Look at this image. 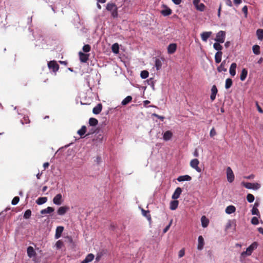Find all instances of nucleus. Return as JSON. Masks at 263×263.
Here are the masks:
<instances>
[{
    "label": "nucleus",
    "mask_w": 263,
    "mask_h": 263,
    "mask_svg": "<svg viewBox=\"0 0 263 263\" xmlns=\"http://www.w3.org/2000/svg\"><path fill=\"white\" fill-rule=\"evenodd\" d=\"M172 1L176 5H179L181 2V0H172Z\"/></svg>",
    "instance_id": "59"
},
{
    "label": "nucleus",
    "mask_w": 263,
    "mask_h": 263,
    "mask_svg": "<svg viewBox=\"0 0 263 263\" xmlns=\"http://www.w3.org/2000/svg\"><path fill=\"white\" fill-rule=\"evenodd\" d=\"M222 55V51H217L215 55V61L216 63L218 64L221 61Z\"/></svg>",
    "instance_id": "21"
},
{
    "label": "nucleus",
    "mask_w": 263,
    "mask_h": 263,
    "mask_svg": "<svg viewBox=\"0 0 263 263\" xmlns=\"http://www.w3.org/2000/svg\"><path fill=\"white\" fill-rule=\"evenodd\" d=\"M172 223V219L171 220L170 223L163 230V233H165L166 232H167L168 231V230H169V229H170Z\"/></svg>",
    "instance_id": "52"
},
{
    "label": "nucleus",
    "mask_w": 263,
    "mask_h": 263,
    "mask_svg": "<svg viewBox=\"0 0 263 263\" xmlns=\"http://www.w3.org/2000/svg\"><path fill=\"white\" fill-rule=\"evenodd\" d=\"M247 200L250 203L253 202L254 200V195L251 194H248L247 196Z\"/></svg>",
    "instance_id": "44"
},
{
    "label": "nucleus",
    "mask_w": 263,
    "mask_h": 263,
    "mask_svg": "<svg viewBox=\"0 0 263 263\" xmlns=\"http://www.w3.org/2000/svg\"><path fill=\"white\" fill-rule=\"evenodd\" d=\"M234 2L236 5H239L241 3V0H234Z\"/></svg>",
    "instance_id": "62"
},
{
    "label": "nucleus",
    "mask_w": 263,
    "mask_h": 263,
    "mask_svg": "<svg viewBox=\"0 0 263 263\" xmlns=\"http://www.w3.org/2000/svg\"><path fill=\"white\" fill-rule=\"evenodd\" d=\"M64 230V227L62 226H59L56 229L55 238L58 239L61 236L62 233Z\"/></svg>",
    "instance_id": "17"
},
{
    "label": "nucleus",
    "mask_w": 263,
    "mask_h": 263,
    "mask_svg": "<svg viewBox=\"0 0 263 263\" xmlns=\"http://www.w3.org/2000/svg\"><path fill=\"white\" fill-rule=\"evenodd\" d=\"M48 67L49 69L54 72H57L59 69V65L55 61H51L48 63Z\"/></svg>",
    "instance_id": "4"
},
{
    "label": "nucleus",
    "mask_w": 263,
    "mask_h": 263,
    "mask_svg": "<svg viewBox=\"0 0 263 263\" xmlns=\"http://www.w3.org/2000/svg\"><path fill=\"white\" fill-rule=\"evenodd\" d=\"M198 244L197 248L198 250H201L203 249V246L204 244V239H203V237L202 236H199L198 237Z\"/></svg>",
    "instance_id": "20"
},
{
    "label": "nucleus",
    "mask_w": 263,
    "mask_h": 263,
    "mask_svg": "<svg viewBox=\"0 0 263 263\" xmlns=\"http://www.w3.org/2000/svg\"><path fill=\"white\" fill-rule=\"evenodd\" d=\"M184 254H185V252H184V249H181L179 252V254H178L179 257L181 258V257H183L184 255Z\"/></svg>",
    "instance_id": "55"
},
{
    "label": "nucleus",
    "mask_w": 263,
    "mask_h": 263,
    "mask_svg": "<svg viewBox=\"0 0 263 263\" xmlns=\"http://www.w3.org/2000/svg\"><path fill=\"white\" fill-rule=\"evenodd\" d=\"M35 254V251H34L33 247H32L31 246H29L27 248V254H28V256L29 257H31L33 256H34Z\"/></svg>",
    "instance_id": "34"
},
{
    "label": "nucleus",
    "mask_w": 263,
    "mask_h": 263,
    "mask_svg": "<svg viewBox=\"0 0 263 263\" xmlns=\"http://www.w3.org/2000/svg\"><path fill=\"white\" fill-rule=\"evenodd\" d=\"M87 130V128L85 125L82 126L80 129L78 131V134L81 136V137H83V136L85 135Z\"/></svg>",
    "instance_id": "33"
},
{
    "label": "nucleus",
    "mask_w": 263,
    "mask_h": 263,
    "mask_svg": "<svg viewBox=\"0 0 263 263\" xmlns=\"http://www.w3.org/2000/svg\"><path fill=\"white\" fill-rule=\"evenodd\" d=\"M225 64H226V61L224 60L222 62L221 64L217 67V71L219 72L224 71H227V68H225Z\"/></svg>",
    "instance_id": "30"
},
{
    "label": "nucleus",
    "mask_w": 263,
    "mask_h": 263,
    "mask_svg": "<svg viewBox=\"0 0 263 263\" xmlns=\"http://www.w3.org/2000/svg\"><path fill=\"white\" fill-rule=\"evenodd\" d=\"M95 256L93 254H88L85 257V258L81 261V263H89L93 260Z\"/></svg>",
    "instance_id": "18"
},
{
    "label": "nucleus",
    "mask_w": 263,
    "mask_h": 263,
    "mask_svg": "<svg viewBox=\"0 0 263 263\" xmlns=\"http://www.w3.org/2000/svg\"><path fill=\"white\" fill-rule=\"evenodd\" d=\"M20 201V198L18 196H15L12 200L11 203L13 205H16Z\"/></svg>",
    "instance_id": "49"
},
{
    "label": "nucleus",
    "mask_w": 263,
    "mask_h": 263,
    "mask_svg": "<svg viewBox=\"0 0 263 263\" xmlns=\"http://www.w3.org/2000/svg\"><path fill=\"white\" fill-rule=\"evenodd\" d=\"M226 33L223 31H219L216 34L215 41L217 42L223 43L224 42Z\"/></svg>",
    "instance_id": "5"
},
{
    "label": "nucleus",
    "mask_w": 263,
    "mask_h": 263,
    "mask_svg": "<svg viewBox=\"0 0 263 263\" xmlns=\"http://www.w3.org/2000/svg\"><path fill=\"white\" fill-rule=\"evenodd\" d=\"M79 54L80 60L81 62H82L83 63H86L88 60V58H89V54H86V53H84L82 52H80L79 53Z\"/></svg>",
    "instance_id": "11"
},
{
    "label": "nucleus",
    "mask_w": 263,
    "mask_h": 263,
    "mask_svg": "<svg viewBox=\"0 0 263 263\" xmlns=\"http://www.w3.org/2000/svg\"><path fill=\"white\" fill-rule=\"evenodd\" d=\"M31 215V211L30 210H27L24 214V218L25 219H28Z\"/></svg>",
    "instance_id": "45"
},
{
    "label": "nucleus",
    "mask_w": 263,
    "mask_h": 263,
    "mask_svg": "<svg viewBox=\"0 0 263 263\" xmlns=\"http://www.w3.org/2000/svg\"><path fill=\"white\" fill-rule=\"evenodd\" d=\"M194 156L195 157H198L199 156L198 152L197 149H195V151L194 152Z\"/></svg>",
    "instance_id": "64"
},
{
    "label": "nucleus",
    "mask_w": 263,
    "mask_h": 263,
    "mask_svg": "<svg viewBox=\"0 0 263 263\" xmlns=\"http://www.w3.org/2000/svg\"><path fill=\"white\" fill-rule=\"evenodd\" d=\"M142 213L144 216L146 217L147 219L150 221L151 220V216L149 214V211L148 210L145 211L143 209L142 210Z\"/></svg>",
    "instance_id": "41"
},
{
    "label": "nucleus",
    "mask_w": 263,
    "mask_h": 263,
    "mask_svg": "<svg viewBox=\"0 0 263 263\" xmlns=\"http://www.w3.org/2000/svg\"><path fill=\"white\" fill-rule=\"evenodd\" d=\"M256 35L259 40H262L263 39V29H258L256 31Z\"/></svg>",
    "instance_id": "35"
},
{
    "label": "nucleus",
    "mask_w": 263,
    "mask_h": 263,
    "mask_svg": "<svg viewBox=\"0 0 263 263\" xmlns=\"http://www.w3.org/2000/svg\"><path fill=\"white\" fill-rule=\"evenodd\" d=\"M212 32H203L201 34V39L204 42H206L208 39L210 37Z\"/></svg>",
    "instance_id": "19"
},
{
    "label": "nucleus",
    "mask_w": 263,
    "mask_h": 263,
    "mask_svg": "<svg viewBox=\"0 0 263 263\" xmlns=\"http://www.w3.org/2000/svg\"><path fill=\"white\" fill-rule=\"evenodd\" d=\"M164 9L161 10V13L163 16H168L172 13V10L166 6H163Z\"/></svg>",
    "instance_id": "15"
},
{
    "label": "nucleus",
    "mask_w": 263,
    "mask_h": 263,
    "mask_svg": "<svg viewBox=\"0 0 263 263\" xmlns=\"http://www.w3.org/2000/svg\"><path fill=\"white\" fill-rule=\"evenodd\" d=\"M49 166V163L48 162H45L43 164V167L44 169L47 168Z\"/></svg>",
    "instance_id": "61"
},
{
    "label": "nucleus",
    "mask_w": 263,
    "mask_h": 263,
    "mask_svg": "<svg viewBox=\"0 0 263 263\" xmlns=\"http://www.w3.org/2000/svg\"><path fill=\"white\" fill-rule=\"evenodd\" d=\"M54 209L52 207L48 206L47 208L41 211L42 214H45L47 213H51L54 211Z\"/></svg>",
    "instance_id": "31"
},
{
    "label": "nucleus",
    "mask_w": 263,
    "mask_h": 263,
    "mask_svg": "<svg viewBox=\"0 0 263 263\" xmlns=\"http://www.w3.org/2000/svg\"><path fill=\"white\" fill-rule=\"evenodd\" d=\"M178 204L179 201L176 200V199H174V200L172 201L170 203V209L172 210H176L178 206Z\"/></svg>",
    "instance_id": "25"
},
{
    "label": "nucleus",
    "mask_w": 263,
    "mask_h": 263,
    "mask_svg": "<svg viewBox=\"0 0 263 263\" xmlns=\"http://www.w3.org/2000/svg\"><path fill=\"white\" fill-rule=\"evenodd\" d=\"M237 64L235 63H233L230 66L229 72L232 77H234L236 74V69Z\"/></svg>",
    "instance_id": "16"
},
{
    "label": "nucleus",
    "mask_w": 263,
    "mask_h": 263,
    "mask_svg": "<svg viewBox=\"0 0 263 263\" xmlns=\"http://www.w3.org/2000/svg\"><path fill=\"white\" fill-rule=\"evenodd\" d=\"M132 97L130 96L126 97L121 102L122 105H126L132 100Z\"/></svg>",
    "instance_id": "36"
},
{
    "label": "nucleus",
    "mask_w": 263,
    "mask_h": 263,
    "mask_svg": "<svg viewBox=\"0 0 263 263\" xmlns=\"http://www.w3.org/2000/svg\"><path fill=\"white\" fill-rule=\"evenodd\" d=\"M253 53L256 55L260 54V47L257 45H254L252 47Z\"/></svg>",
    "instance_id": "38"
},
{
    "label": "nucleus",
    "mask_w": 263,
    "mask_h": 263,
    "mask_svg": "<svg viewBox=\"0 0 263 263\" xmlns=\"http://www.w3.org/2000/svg\"><path fill=\"white\" fill-rule=\"evenodd\" d=\"M150 103V101L148 100H145L143 101V105L145 107H146L147 105Z\"/></svg>",
    "instance_id": "60"
},
{
    "label": "nucleus",
    "mask_w": 263,
    "mask_h": 263,
    "mask_svg": "<svg viewBox=\"0 0 263 263\" xmlns=\"http://www.w3.org/2000/svg\"><path fill=\"white\" fill-rule=\"evenodd\" d=\"M53 202L56 205H61L63 202L62 196L61 194H57L53 199Z\"/></svg>",
    "instance_id": "9"
},
{
    "label": "nucleus",
    "mask_w": 263,
    "mask_h": 263,
    "mask_svg": "<svg viewBox=\"0 0 263 263\" xmlns=\"http://www.w3.org/2000/svg\"><path fill=\"white\" fill-rule=\"evenodd\" d=\"M177 49V45L176 44H171L167 47V52L169 54L174 53Z\"/></svg>",
    "instance_id": "14"
},
{
    "label": "nucleus",
    "mask_w": 263,
    "mask_h": 263,
    "mask_svg": "<svg viewBox=\"0 0 263 263\" xmlns=\"http://www.w3.org/2000/svg\"><path fill=\"white\" fill-rule=\"evenodd\" d=\"M201 221L202 226L203 228H206L208 227L209 223V220L205 216H202L201 217Z\"/></svg>",
    "instance_id": "29"
},
{
    "label": "nucleus",
    "mask_w": 263,
    "mask_h": 263,
    "mask_svg": "<svg viewBox=\"0 0 263 263\" xmlns=\"http://www.w3.org/2000/svg\"><path fill=\"white\" fill-rule=\"evenodd\" d=\"M216 135V132L214 129V127H213L211 129V131H210V135L211 137H214V136H215Z\"/></svg>",
    "instance_id": "53"
},
{
    "label": "nucleus",
    "mask_w": 263,
    "mask_h": 263,
    "mask_svg": "<svg viewBox=\"0 0 263 263\" xmlns=\"http://www.w3.org/2000/svg\"><path fill=\"white\" fill-rule=\"evenodd\" d=\"M232 80L230 78H228L226 80L225 88L226 89H229L232 86Z\"/></svg>",
    "instance_id": "37"
},
{
    "label": "nucleus",
    "mask_w": 263,
    "mask_h": 263,
    "mask_svg": "<svg viewBox=\"0 0 263 263\" xmlns=\"http://www.w3.org/2000/svg\"><path fill=\"white\" fill-rule=\"evenodd\" d=\"M149 73L147 70H143L141 72L140 76L142 79H146L148 77Z\"/></svg>",
    "instance_id": "43"
},
{
    "label": "nucleus",
    "mask_w": 263,
    "mask_h": 263,
    "mask_svg": "<svg viewBox=\"0 0 263 263\" xmlns=\"http://www.w3.org/2000/svg\"><path fill=\"white\" fill-rule=\"evenodd\" d=\"M217 92L218 90L216 86L215 85H213L211 88V94L210 96V99L212 101H214L215 99Z\"/></svg>",
    "instance_id": "13"
},
{
    "label": "nucleus",
    "mask_w": 263,
    "mask_h": 263,
    "mask_svg": "<svg viewBox=\"0 0 263 263\" xmlns=\"http://www.w3.org/2000/svg\"><path fill=\"white\" fill-rule=\"evenodd\" d=\"M47 201V198L46 197H40L36 200V203L39 205L43 204Z\"/></svg>",
    "instance_id": "32"
},
{
    "label": "nucleus",
    "mask_w": 263,
    "mask_h": 263,
    "mask_svg": "<svg viewBox=\"0 0 263 263\" xmlns=\"http://www.w3.org/2000/svg\"><path fill=\"white\" fill-rule=\"evenodd\" d=\"M172 136V133L170 130H167L164 133L163 137L164 140L168 141L171 139Z\"/></svg>",
    "instance_id": "27"
},
{
    "label": "nucleus",
    "mask_w": 263,
    "mask_h": 263,
    "mask_svg": "<svg viewBox=\"0 0 263 263\" xmlns=\"http://www.w3.org/2000/svg\"><path fill=\"white\" fill-rule=\"evenodd\" d=\"M214 48L218 51H221L222 49V46L220 44V43H215L213 45Z\"/></svg>",
    "instance_id": "42"
},
{
    "label": "nucleus",
    "mask_w": 263,
    "mask_h": 263,
    "mask_svg": "<svg viewBox=\"0 0 263 263\" xmlns=\"http://www.w3.org/2000/svg\"><path fill=\"white\" fill-rule=\"evenodd\" d=\"M63 245V242L61 240H58L55 243V246L58 249H61Z\"/></svg>",
    "instance_id": "50"
},
{
    "label": "nucleus",
    "mask_w": 263,
    "mask_h": 263,
    "mask_svg": "<svg viewBox=\"0 0 263 263\" xmlns=\"http://www.w3.org/2000/svg\"><path fill=\"white\" fill-rule=\"evenodd\" d=\"M199 161L197 159H194L190 162V166L194 168L197 172L200 173L201 169L198 166Z\"/></svg>",
    "instance_id": "6"
},
{
    "label": "nucleus",
    "mask_w": 263,
    "mask_h": 263,
    "mask_svg": "<svg viewBox=\"0 0 263 263\" xmlns=\"http://www.w3.org/2000/svg\"><path fill=\"white\" fill-rule=\"evenodd\" d=\"M256 105H257V110L259 112H261V113H262L263 112V110L262 109H261V108L260 107V106L258 105V103L256 102Z\"/></svg>",
    "instance_id": "57"
},
{
    "label": "nucleus",
    "mask_w": 263,
    "mask_h": 263,
    "mask_svg": "<svg viewBox=\"0 0 263 263\" xmlns=\"http://www.w3.org/2000/svg\"><path fill=\"white\" fill-rule=\"evenodd\" d=\"M102 109V105L101 103H99L93 108L92 112L94 114L98 115L100 113Z\"/></svg>",
    "instance_id": "22"
},
{
    "label": "nucleus",
    "mask_w": 263,
    "mask_h": 263,
    "mask_svg": "<svg viewBox=\"0 0 263 263\" xmlns=\"http://www.w3.org/2000/svg\"><path fill=\"white\" fill-rule=\"evenodd\" d=\"M227 178L228 182L231 183L234 180V175L230 167L227 168Z\"/></svg>",
    "instance_id": "7"
},
{
    "label": "nucleus",
    "mask_w": 263,
    "mask_h": 263,
    "mask_svg": "<svg viewBox=\"0 0 263 263\" xmlns=\"http://www.w3.org/2000/svg\"><path fill=\"white\" fill-rule=\"evenodd\" d=\"M242 185L247 189L258 190L260 187V184L258 183L242 182Z\"/></svg>",
    "instance_id": "3"
},
{
    "label": "nucleus",
    "mask_w": 263,
    "mask_h": 263,
    "mask_svg": "<svg viewBox=\"0 0 263 263\" xmlns=\"http://www.w3.org/2000/svg\"><path fill=\"white\" fill-rule=\"evenodd\" d=\"M98 121L94 118H90L89 120V124L90 126H96L98 124Z\"/></svg>",
    "instance_id": "39"
},
{
    "label": "nucleus",
    "mask_w": 263,
    "mask_h": 263,
    "mask_svg": "<svg viewBox=\"0 0 263 263\" xmlns=\"http://www.w3.org/2000/svg\"><path fill=\"white\" fill-rule=\"evenodd\" d=\"M193 4L197 10L203 11L205 6L203 3H200V0H194Z\"/></svg>",
    "instance_id": "8"
},
{
    "label": "nucleus",
    "mask_w": 263,
    "mask_h": 263,
    "mask_svg": "<svg viewBox=\"0 0 263 263\" xmlns=\"http://www.w3.org/2000/svg\"><path fill=\"white\" fill-rule=\"evenodd\" d=\"M226 4L227 5L230 7L232 6V2L231 0H226Z\"/></svg>",
    "instance_id": "58"
},
{
    "label": "nucleus",
    "mask_w": 263,
    "mask_h": 263,
    "mask_svg": "<svg viewBox=\"0 0 263 263\" xmlns=\"http://www.w3.org/2000/svg\"><path fill=\"white\" fill-rule=\"evenodd\" d=\"M90 50H91V47L88 44L85 45L83 47V50L85 52H89L90 51Z\"/></svg>",
    "instance_id": "47"
},
{
    "label": "nucleus",
    "mask_w": 263,
    "mask_h": 263,
    "mask_svg": "<svg viewBox=\"0 0 263 263\" xmlns=\"http://www.w3.org/2000/svg\"><path fill=\"white\" fill-rule=\"evenodd\" d=\"M112 51L115 53H118L119 51V47L118 43H115L112 45L111 47Z\"/></svg>",
    "instance_id": "40"
},
{
    "label": "nucleus",
    "mask_w": 263,
    "mask_h": 263,
    "mask_svg": "<svg viewBox=\"0 0 263 263\" xmlns=\"http://www.w3.org/2000/svg\"><path fill=\"white\" fill-rule=\"evenodd\" d=\"M107 10L110 11L113 17H117L118 15L117 7L114 3H108L106 5Z\"/></svg>",
    "instance_id": "2"
},
{
    "label": "nucleus",
    "mask_w": 263,
    "mask_h": 263,
    "mask_svg": "<svg viewBox=\"0 0 263 263\" xmlns=\"http://www.w3.org/2000/svg\"><path fill=\"white\" fill-rule=\"evenodd\" d=\"M257 230H258V231L260 234H262V235H263V228H261V227H260V228H257Z\"/></svg>",
    "instance_id": "63"
},
{
    "label": "nucleus",
    "mask_w": 263,
    "mask_h": 263,
    "mask_svg": "<svg viewBox=\"0 0 263 263\" xmlns=\"http://www.w3.org/2000/svg\"><path fill=\"white\" fill-rule=\"evenodd\" d=\"M21 122L23 124H27L30 122V120L28 117H24L23 119L21 120Z\"/></svg>",
    "instance_id": "51"
},
{
    "label": "nucleus",
    "mask_w": 263,
    "mask_h": 263,
    "mask_svg": "<svg viewBox=\"0 0 263 263\" xmlns=\"http://www.w3.org/2000/svg\"><path fill=\"white\" fill-rule=\"evenodd\" d=\"M153 116H155V117H157V118H159V119H160L161 121H163V119H164V117H163V116H159V115H157V114H153Z\"/></svg>",
    "instance_id": "56"
},
{
    "label": "nucleus",
    "mask_w": 263,
    "mask_h": 263,
    "mask_svg": "<svg viewBox=\"0 0 263 263\" xmlns=\"http://www.w3.org/2000/svg\"><path fill=\"white\" fill-rule=\"evenodd\" d=\"M242 11L244 13L245 16L247 17V13H248V7L247 6H245L242 8Z\"/></svg>",
    "instance_id": "54"
},
{
    "label": "nucleus",
    "mask_w": 263,
    "mask_h": 263,
    "mask_svg": "<svg viewBox=\"0 0 263 263\" xmlns=\"http://www.w3.org/2000/svg\"><path fill=\"white\" fill-rule=\"evenodd\" d=\"M181 193H182V189L179 187H177L172 195V199H178L180 195H181Z\"/></svg>",
    "instance_id": "12"
},
{
    "label": "nucleus",
    "mask_w": 263,
    "mask_h": 263,
    "mask_svg": "<svg viewBox=\"0 0 263 263\" xmlns=\"http://www.w3.org/2000/svg\"><path fill=\"white\" fill-rule=\"evenodd\" d=\"M163 60L162 59L161 60L159 59H156L155 60V66L157 70H159L161 68L162 64V61Z\"/></svg>",
    "instance_id": "28"
},
{
    "label": "nucleus",
    "mask_w": 263,
    "mask_h": 263,
    "mask_svg": "<svg viewBox=\"0 0 263 263\" xmlns=\"http://www.w3.org/2000/svg\"><path fill=\"white\" fill-rule=\"evenodd\" d=\"M248 74V70L246 68H243L241 70L240 79L241 81H243L245 80L247 77Z\"/></svg>",
    "instance_id": "26"
},
{
    "label": "nucleus",
    "mask_w": 263,
    "mask_h": 263,
    "mask_svg": "<svg viewBox=\"0 0 263 263\" xmlns=\"http://www.w3.org/2000/svg\"><path fill=\"white\" fill-rule=\"evenodd\" d=\"M258 246L257 242H253L249 247L247 248L246 251H243L241 253V257L245 258L247 256H250L253 251L255 250Z\"/></svg>",
    "instance_id": "1"
},
{
    "label": "nucleus",
    "mask_w": 263,
    "mask_h": 263,
    "mask_svg": "<svg viewBox=\"0 0 263 263\" xmlns=\"http://www.w3.org/2000/svg\"><path fill=\"white\" fill-rule=\"evenodd\" d=\"M251 212L253 215H256L260 217V213L259 210L256 207H253L251 210Z\"/></svg>",
    "instance_id": "46"
},
{
    "label": "nucleus",
    "mask_w": 263,
    "mask_h": 263,
    "mask_svg": "<svg viewBox=\"0 0 263 263\" xmlns=\"http://www.w3.org/2000/svg\"><path fill=\"white\" fill-rule=\"evenodd\" d=\"M236 211V208L235 206L231 205L228 206L225 210V212L228 214H231L233 213H234Z\"/></svg>",
    "instance_id": "23"
},
{
    "label": "nucleus",
    "mask_w": 263,
    "mask_h": 263,
    "mask_svg": "<svg viewBox=\"0 0 263 263\" xmlns=\"http://www.w3.org/2000/svg\"><path fill=\"white\" fill-rule=\"evenodd\" d=\"M251 222L252 224L257 225L259 223L258 219L256 217H253L251 221Z\"/></svg>",
    "instance_id": "48"
},
{
    "label": "nucleus",
    "mask_w": 263,
    "mask_h": 263,
    "mask_svg": "<svg viewBox=\"0 0 263 263\" xmlns=\"http://www.w3.org/2000/svg\"><path fill=\"white\" fill-rule=\"evenodd\" d=\"M69 210L68 206L65 205L60 206L57 211V213L59 215H63Z\"/></svg>",
    "instance_id": "10"
},
{
    "label": "nucleus",
    "mask_w": 263,
    "mask_h": 263,
    "mask_svg": "<svg viewBox=\"0 0 263 263\" xmlns=\"http://www.w3.org/2000/svg\"><path fill=\"white\" fill-rule=\"evenodd\" d=\"M192 179V177L189 175H186L183 176H180L178 177L177 180L179 182L184 181H190Z\"/></svg>",
    "instance_id": "24"
}]
</instances>
